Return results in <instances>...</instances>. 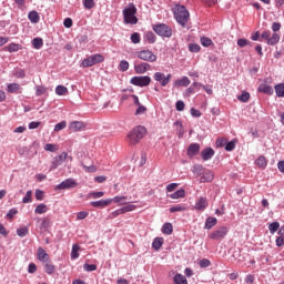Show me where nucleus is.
<instances>
[{"mask_svg": "<svg viewBox=\"0 0 284 284\" xmlns=\"http://www.w3.org/2000/svg\"><path fill=\"white\" fill-rule=\"evenodd\" d=\"M173 14L175 21L182 28H187V22L190 21V11L183 4H176L173 9Z\"/></svg>", "mask_w": 284, "mask_h": 284, "instance_id": "f257e3e1", "label": "nucleus"}, {"mask_svg": "<svg viewBox=\"0 0 284 284\" xmlns=\"http://www.w3.org/2000/svg\"><path fill=\"white\" fill-rule=\"evenodd\" d=\"M148 134V130L143 125L135 126L126 136V141L130 145H136Z\"/></svg>", "mask_w": 284, "mask_h": 284, "instance_id": "f03ea898", "label": "nucleus"}, {"mask_svg": "<svg viewBox=\"0 0 284 284\" xmlns=\"http://www.w3.org/2000/svg\"><path fill=\"white\" fill-rule=\"evenodd\" d=\"M124 22L131 26H136L139 23V18H136V6L134 3H129L126 8L122 11Z\"/></svg>", "mask_w": 284, "mask_h": 284, "instance_id": "7ed1b4c3", "label": "nucleus"}, {"mask_svg": "<svg viewBox=\"0 0 284 284\" xmlns=\"http://www.w3.org/2000/svg\"><path fill=\"white\" fill-rule=\"evenodd\" d=\"M153 32H155L158 37H162L164 39H170V37H172V28L168 27L165 23L154 24Z\"/></svg>", "mask_w": 284, "mask_h": 284, "instance_id": "20e7f679", "label": "nucleus"}, {"mask_svg": "<svg viewBox=\"0 0 284 284\" xmlns=\"http://www.w3.org/2000/svg\"><path fill=\"white\" fill-rule=\"evenodd\" d=\"M103 61H105V58H103L101 53H95L82 61V68H92V65H97V63H103Z\"/></svg>", "mask_w": 284, "mask_h": 284, "instance_id": "39448f33", "label": "nucleus"}, {"mask_svg": "<svg viewBox=\"0 0 284 284\" xmlns=\"http://www.w3.org/2000/svg\"><path fill=\"white\" fill-rule=\"evenodd\" d=\"M131 85H136L138 88H148L152 83V78L150 75H138L130 80Z\"/></svg>", "mask_w": 284, "mask_h": 284, "instance_id": "423d86ee", "label": "nucleus"}, {"mask_svg": "<svg viewBox=\"0 0 284 284\" xmlns=\"http://www.w3.org/2000/svg\"><path fill=\"white\" fill-rule=\"evenodd\" d=\"M153 79L154 81L160 83L162 88H165V85H168L170 81H172V75L170 73L165 75V73L163 72H155L153 74Z\"/></svg>", "mask_w": 284, "mask_h": 284, "instance_id": "0eeeda50", "label": "nucleus"}, {"mask_svg": "<svg viewBox=\"0 0 284 284\" xmlns=\"http://www.w3.org/2000/svg\"><path fill=\"white\" fill-rule=\"evenodd\" d=\"M74 187H79V183L74 179L69 178L58 184L55 190H74Z\"/></svg>", "mask_w": 284, "mask_h": 284, "instance_id": "6e6552de", "label": "nucleus"}, {"mask_svg": "<svg viewBox=\"0 0 284 284\" xmlns=\"http://www.w3.org/2000/svg\"><path fill=\"white\" fill-rule=\"evenodd\" d=\"M138 59L146 61V63H154L156 61V54L150 50H142L138 52Z\"/></svg>", "mask_w": 284, "mask_h": 284, "instance_id": "1a4fd4ad", "label": "nucleus"}, {"mask_svg": "<svg viewBox=\"0 0 284 284\" xmlns=\"http://www.w3.org/2000/svg\"><path fill=\"white\" fill-rule=\"evenodd\" d=\"M227 236V227L222 226L214 231L211 235L210 239H213V241H221V239H225Z\"/></svg>", "mask_w": 284, "mask_h": 284, "instance_id": "9d476101", "label": "nucleus"}, {"mask_svg": "<svg viewBox=\"0 0 284 284\" xmlns=\"http://www.w3.org/2000/svg\"><path fill=\"white\" fill-rule=\"evenodd\" d=\"M65 159H68V153L62 152L60 155L55 156L51 164V170H57L59 165H63L65 163Z\"/></svg>", "mask_w": 284, "mask_h": 284, "instance_id": "9b49d317", "label": "nucleus"}, {"mask_svg": "<svg viewBox=\"0 0 284 284\" xmlns=\"http://www.w3.org/2000/svg\"><path fill=\"white\" fill-rule=\"evenodd\" d=\"M134 70L136 74H145V72H150V70H152V65L148 62H142L140 64H134Z\"/></svg>", "mask_w": 284, "mask_h": 284, "instance_id": "f8f14e48", "label": "nucleus"}, {"mask_svg": "<svg viewBox=\"0 0 284 284\" xmlns=\"http://www.w3.org/2000/svg\"><path fill=\"white\" fill-rule=\"evenodd\" d=\"M110 203H112V199L92 201L91 206L99 207L100 210H103V207H108V205H110Z\"/></svg>", "mask_w": 284, "mask_h": 284, "instance_id": "ddd939ff", "label": "nucleus"}, {"mask_svg": "<svg viewBox=\"0 0 284 284\" xmlns=\"http://www.w3.org/2000/svg\"><path fill=\"white\" fill-rule=\"evenodd\" d=\"M257 91L262 94H268V97H272V94H274V89L267 83L260 84Z\"/></svg>", "mask_w": 284, "mask_h": 284, "instance_id": "4468645a", "label": "nucleus"}, {"mask_svg": "<svg viewBox=\"0 0 284 284\" xmlns=\"http://www.w3.org/2000/svg\"><path fill=\"white\" fill-rule=\"evenodd\" d=\"M201 152V145L199 143H192L187 148V156H196Z\"/></svg>", "mask_w": 284, "mask_h": 284, "instance_id": "2eb2a0df", "label": "nucleus"}, {"mask_svg": "<svg viewBox=\"0 0 284 284\" xmlns=\"http://www.w3.org/2000/svg\"><path fill=\"white\" fill-rule=\"evenodd\" d=\"M207 205V197H200L194 207L197 212H205Z\"/></svg>", "mask_w": 284, "mask_h": 284, "instance_id": "dca6fc26", "label": "nucleus"}, {"mask_svg": "<svg viewBox=\"0 0 284 284\" xmlns=\"http://www.w3.org/2000/svg\"><path fill=\"white\" fill-rule=\"evenodd\" d=\"M38 260L42 261V263H48L50 261V255H48L43 247L38 248Z\"/></svg>", "mask_w": 284, "mask_h": 284, "instance_id": "f3484780", "label": "nucleus"}, {"mask_svg": "<svg viewBox=\"0 0 284 284\" xmlns=\"http://www.w3.org/2000/svg\"><path fill=\"white\" fill-rule=\"evenodd\" d=\"M201 156L203 159V161H210V159H212V156H214V149L212 148H206L201 152Z\"/></svg>", "mask_w": 284, "mask_h": 284, "instance_id": "a211bd4d", "label": "nucleus"}, {"mask_svg": "<svg viewBox=\"0 0 284 284\" xmlns=\"http://www.w3.org/2000/svg\"><path fill=\"white\" fill-rule=\"evenodd\" d=\"M175 88H187L190 85V78L182 77L180 80L174 82Z\"/></svg>", "mask_w": 284, "mask_h": 284, "instance_id": "6ab92c4d", "label": "nucleus"}, {"mask_svg": "<svg viewBox=\"0 0 284 284\" xmlns=\"http://www.w3.org/2000/svg\"><path fill=\"white\" fill-rule=\"evenodd\" d=\"M69 129L72 132H80V130H83V122L81 121H73L69 124Z\"/></svg>", "mask_w": 284, "mask_h": 284, "instance_id": "aec40b11", "label": "nucleus"}, {"mask_svg": "<svg viewBox=\"0 0 284 284\" xmlns=\"http://www.w3.org/2000/svg\"><path fill=\"white\" fill-rule=\"evenodd\" d=\"M274 90L278 99H284V83L275 84Z\"/></svg>", "mask_w": 284, "mask_h": 284, "instance_id": "412c9836", "label": "nucleus"}, {"mask_svg": "<svg viewBox=\"0 0 284 284\" xmlns=\"http://www.w3.org/2000/svg\"><path fill=\"white\" fill-rule=\"evenodd\" d=\"M211 181H214V173L212 171H207L202 175L201 182L211 183Z\"/></svg>", "mask_w": 284, "mask_h": 284, "instance_id": "4be33fe9", "label": "nucleus"}, {"mask_svg": "<svg viewBox=\"0 0 284 284\" xmlns=\"http://www.w3.org/2000/svg\"><path fill=\"white\" fill-rule=\"evenodd\" d=\"M28 19L31 23H39L41 17H39V12L30 11L28 14Z\"/></svg>", "mask_w": 284, "mask_h": 284, "instance_id": "5701e85b", "label": "nucleus"}, {"mask_svg": "<svg viewBox=\"0 0 284 284\" xmlns=\"http://www.w3.org/2000/svg\"><path fill=\"white\" fill-rule=\"evenodd\" d=\"M216 223H219V220H216V217H207L204 227L205 230H212L214 225H216Z\"/></svg>", "mask_w": 284, "mask_h": 284, "instance_id": "b1692460", "label": "nucleus"}, {"mask_svg": "<svg viewBox=\"0 0 284 284\" xmlns=\"http://www.w3.org/2000/svg\"><path fill=\"white\" fill-rule=\"evenodd\" d=\"M163 241H164L163 237H155L152 242L153 250L159 252V250H161V247H163Z\"/></svg>", "mask_w": 284, "mask_h": 284, "instance_id": "393cba45", "label": "nucleus"}, {"mask_svg": "<svg viewBox=\"0 0 284 284\" xmlns=\"http://www.w3.org/2000/svg\"><path fill=\"white\" fill-rule=\"evenodd\" d=\"M170 199H185V190L184 189H180L178 191H175L174 193L169 195Z\"/></svg>", "mask_w": 284, "mask_h": 284, "instance_id": "a878e982", "label": "nucleus"}, {"mask_svg": "<svg viewBox=\"0 0 284 284\" xmlns=\"http://www.w3.org/2000/svg\"><path fill=\"white\" fill-rule=\"evenodd\" d=\"M173 230H174V226H172V223H170V222L164 223L162 226V232H163V234H166V236H170V234H172Z\"/></svg>", "mask_w": 284, "mask_h": 284, "instance_id": "bb28decb", "label": "nucleus"}, {"mask_svg": "<svg viewBox=\"0 0 284 284\" xmlns=\"http://www.w3.org/2000/svg\"><path fill=\"white\" fill-rule=\"evenodd\" d=\"M281 41V36L278 33H273L272 37L268 38V41L266 42L267 45H276Z\"/></svg>", "mask_w": 284, "mask_h": 284, "instance_id": "cd10ccee", "label": "nucleus"}, {"mask_svg": "<svg viewBox=\"0 0 284 284\" xmlns=\"http://www.w3.org/2000/svg\"><path fill=\"white\" fill-rule=\"evenodd\" d=\"M22 48L23 47H21V44L10 43L4 48V50H7L8 52H19V50H21Z\"/></svg>", "mask_w": 284, "mask_h": 284, "instance_id": "c85d7f7f", "label": "nucleus"}, {"mask_svg": "<svg viewBox=\"0 0 284 284\" xmlns=\"http://www.w3.org/2000/svg\"><path fill=\"white\" fill-rule=\"evenodd\" d=\"M32 47L34 48V50H41L43 48V39L34 38L32 40Z\"/></svg>", "mask_w": 284, "mask_h": 284, "instance_id": "c756f323", "label": "nucleus"}, {"mask_svg": "<svg viewBox=\"0 0 284 284\" xmlns=\"http://www.w3.org/2000/svg\"><path fill=\"white\" fill-rule=\"evenodd\" d=\"M173 281L175 284H187V278L180 273L175 274Z\"/></svg>", "mask_w": 284, "mask_h": 284, "instance_id": "7c9ffc66", "label": "nucleus"}, {"mask_svg": "<svg viewBox=\"0 0 284 284\" xmlns=\"http://www.w3.org/2000/svg\"><path fill=\"white\" fill-rule=\"evenodd\" d=\"M21 89V85H19V83H10L7 87V92H9L10 94H14V92H18V90Z\"/></svg>", "mask_w": 284, "mask_h": 284, "instance_id": "2f4dec72", "label": "nucleus"}, {"mask_svg": "<svg viewBox=\"0 0 284 284\" xmlns=\"http://www.w3.org/2000/svg\"><path fill=\"white\" fill-rule=\"evenodd\" d=\"M81 250V246L79 244H73L72 245V251H71V258L74 261L79 258V251Z\"/></svg>", "mask_w": 284, "mask_h": 284, "instance_id": "473e14b6", "label": "nucleus"}, {"mask_svg": "<svg viewBox=\"0 0 284 284\" xmlns=\"http://www.w3.org/2000/svg\"><path fill=\"white\" fill-rule=\"evenodd\" d=\"M200 43H201V45H203V48H210V45H213L214 42L212 41L211 38L202 37L200 39Z\"/></svg>", "mask_w": 284, "mask_h": 284, "instance_id": "72a5a7b5", "label": "nucleus"}, {"mask_svg": "<svg viewBox=\"0 0 284 284\" xmlns=\"http://www.w3.org/2000/svg\"><path fill=\"white\" fill-rule=\"evenodd\" d=\"M48 212V205L41 203L34 209L36 214H45Z\"/></svg>", "mask_w": 284, "mask_h": 284, "instance_id": "f704fd0d", "label": "nucleus"}, {"mask_svg": "<svg viewBox=\"0 0 284 284\" xmlns=\"http://www.w3.org/2000/svg\"><path fill=\"white\" fill-rule=\"evenodd\" d=\"M119 70L120 72H128V70H130V62L122 60L119 64Z\"/></svg>", "mask_w": 284, "mask_h": 284, "instance_id": "c9c22d12", "label": "nucleus"}, {"mask_svg": "<svg viewBox=\"0 0 284 284\" xmlns=\"http://www.w3.org/2000/svg\"><path fill=\"white\" fill-rule=\"evenodd\" d=\"M144 39H146L149 43H156V36L152 31L146 32Z\"/></svg>", "mask_w": 284, "mask_h": 284, "instance_id": "e433bc0d", "label": "nucleus"}, {"mask_svg": "<svg viewBox=\"0 0 284 284\" xmlns=\"http://www.w3.org/2000/svg\"><path fill=\"white\" fill-rule=\"evenodd\" d=\"M280 227H281V223H278V222H272L268 225V230H270L271 234H275V232H278Z\"/></svg>", "mask_w": 284, "mask_h": 284, "instance_id": "4c0bfd02", "label": "nucleus"}, {"mask_svg": "<svg viewBox=\"0 0 284 284\" xmlns=\"http://www.w3.org/2000/svg\"><path fill=\"white\" fill-rule=\"evenodd\" d=\"M13 77H16V79H26V70H23V69H16L13 71Z\"/></svg>", "mask_w": 284, "mask_h": 284, "instance_id": "58836bf2", "label": "nucleus"}, {"mask_svg": "<svg viewBox=\"0 0 284 284\" xmlns=\"http://www.w3.org/2000/svg\"><path fill=\"white\" fill-rule=\"evenodd\" d=\"M44 272L47 274H54V265H52V263L50 262H44Z\"/></svg>", "mask_w": 284, "mask_h": 284, "instance_id": "ea45409f", "label": "nucleus"}, {"mask_svg": "<svg viewBox=\"0 0 284 284\" xmlns=\"http://www.w3.org/2000/svg\"><path fill=\"white\" fill-rule=\"evenodd\" d=\"M55 94H58V97H63V94H68V89L63 85H58L55 88Z\"/></svg>", "mask_w": 284, "mask_h": 284, "instance_id": "a19ab883", "label": "nucleus"}, {"mask_svg": "<svg viewBox=\"0 0 284 284\" xmlns=\"http://www.w3.org/2000/svg\"><path fill=\"white\" fill-rule=\"evenodd\" d=\"M237 45H239V48H245V45H250L252 48L251 41L245 39V38L239 39L237 40Z\"/></svg>", "mask_w": 284, "mask_h": 284, "instance_id": "79ce46f5", "label": "nucleus"}, {"mask_svg": "<svg viewBox=\"0 0 284 284\" xmlns=\"http://www.w3.org/2000/svg\"><path fill=\"white\" fill-rule=\"evenodd\" d=\"M239 101H242V103H247L250 101V92L243 91L241 95L237 97Z\"/></svg>", "mask_w": 284, "mask_h": 284, "instance_id": "37998d69", "label": "nucleus"}, {"mask_svg": "<svg viewBox=\"0 0 284 284\" xmlns=\"http://www.w3.org/2000/svg\"><path fill=\"white\" fill-rule=\"evenodd\" d=\"M171 214H174V212H185V206L178 204L170 207Z\"/></svg>", "mask_w": 284, "mask_h": 284, "instance_id": "c03bdc74", "label": "nucleus"}, {"mask_svg": "<svg viewBox=\"0 0 284 284\" xmlns=\"http://www.w3.org/2000/svg\"><path fill=\"white\" fill-rule=\"evenodd\" d=\"M256 165H258V168H266L267 161L265 160V156L261 155L260 158H257Z\"/></svg>", "mask_w": 284, "mask_h": 284, "instance_id": "a18cd8bd", "label": "nucleus"}, {"mask_svg": "<svg viewBox=\"0 0 284 284\" xmlns=\"http://www.w3.org/2000/svg\"><path fill=\"white\" fill-rule=\"evenodd\" d=\"M18 236L23 239L24 236H28V226H23L17 230Z\"/></svg>", "mask_w": 284, "mask_h": 284, "instance_id": "49530a36", "label": "nucleus"}, {"mask_svg": "<svg viewBox=\"0 0 284 284\" xmlns=\"http://www.w3.org/2000/svg\"><path fill=\"white\" fill-rule=\"evenodd\" d=\"M68 122L61 121L60 123L55 124L54 132H61V130H65Z\"/></svg>", "mask_w": 284, "mask_h": 284, "instance_id": "de8ad7c7", "label": "nucleus"}, {"mask_svg": "<svg viewBox=\"0 0 284 284\" xmlns=\"http://www.w3.org/2000/svg\"><path fill=\"white\" fill-rule=\"evenodd\" d=\"M89 196L91 199H101V197L105 196V192H103V191L91 192V193H89Z\"/></svg>", "mask_w": 284, "mask_h": 284, "instance_id": "09e8293b", "label": "nucleus"}, {"mask_svg": "<svg viewBox=\"0 0 284 284\" xmlns=\"http://www.w3.org/2000/svg\"><path fill=\"white\" fill-rule=\"evenodd\" d=\"M83 270H84V272H95L97 265L95 264H88V263H85L83 265Z\"/></svg>", "mask_w": 284, "mask_h": 284, "instance_id": "8fccbe9b", "label": "nucleus"}, {"mask_svg": "<svg viewBox=\"0 0 284 284\" xmlns=\"http://www.w3.org/2000/svg\"><path fill=\"white\" fill-rule=\"evenodd\" d=\"M83 6L87 10H92V8H94L95 3H94V0H84Z\"/></svg>", "mask_w": 284, "mask_h": 284, "instance_id": "3c124183", "label": "nucleus"}, {"mask_svg": "<svg viewBox=\"0 0 284 284\" xmlns=\"http://www.w3.org/2000/svg\"><path fill=\"white\" fill-rule=\"evenodd\" d=\"M22 203H32V191H27L26 196L22 199Z\"/></svg>", "mask_w": 284, "mask_h": 284, "instance_id": "603ef678", "label": "nucleus"}, {"mask_svg": "<svg viewBox=\"0 0 284 284\" xmlns=\"http://www.w3.org/2000/svg\"><path fill=\"white\" fill-rule=\"evenodd\" d=\"M190 52H201V45L196 43L189 44Z\"/></svg>", "mask_w": 284, "mask_h": 284, "instance_id": "864d4df0", "label": "nucleus"}, {"mask_svg": "<svg viewBox=\"0 0 284 284\" xmlns=\"http://www.w3.org/2000/svg\"><path fill=\"white\" fill-rule=\"evenodd\" d=\"M131 41L132 43H141V34L134 32L131 34Z\"/></svg>", "mask_w": 284, "mask_h": 284, "instance_id": "5fc2aeb1", "label": "nucleus"}, {"mask_svg": "<svg viewBox=\"0 0 284 284\" xmlns=\"http://www.w3.org/2000/svg\"><path fill=\"white\" fill-rule=\"evenodd\" d=\"M90 213L87 211H81L77 214V221H83V219H88Z\"/></svg>", "mask_w": 284, "mask_h": 284, "instance_id": "6e6d98bb", "label": "nucleus"}, {"mask_svg": "<svg viewBox=\"0 0 284 284\" xmlns=\"http://www.w3.org/2000/svg\"><path fill=\"white\" fill-rule=\"evenodd\" d=\"M236 148V142L230 141L225 144L226 152H232Z\"/></svg>", "mask_w": 284, "mask_h": 284, "instance_id": "4d7b16f0", "label": "nucleus"}, {"mask_svg": "<svg viewBox=\"0 0 284 284\" xmlns=\"http://www.w3.org/2000/svg\"><path fill=\"white\" fill-rule=\"evenodd\" d=\"M148 112V108H145L144 105L140 104L138 105V109L135 110V116H139V114H143Z\"/></svg>", "mask_w": 284, "mask_h": 284, "instance_id": "13d9d810", "label": "nucleus"}, {"mask_svg": "<svg viewBox=\"0 0 284 284\" xmlns=\"http://www.w3.org/2000/svg\"><path fill=\"white\" fill-rule=\"evenodd\" d=\"M175 109L178 110V112H183V110H185V102L179 100L175 103Z\"/></svg>", "mask_w": 284, "mask_h": 284, "instance_id": "bf43d9fd", "label": "nucleus"}, {"mask_svg": "<svg viewBox=\"0 0 284 284\" xmlns=\"http://www.w3.org/2000/svg\"><path fill=\"white\" fill-rule=\"evenodd\" d=\"M41 94H45V88L42 85L36 87V97H41Z\"/></svg>", "mask_w": 284, "mask_h": 284, "instance_id": "052dcab7", "label": "nucleus"}, {"mask_svg": "<svg viewBox=\"0 0 284 284\" xmlns=\"http://www.w3.org/2000/svg\"><path fill=\"white\" fill-rule=\"evenodd\" d=\"M19 214V211L17 209H10L7 213V219H14Z\"/></svg>", "mask_w": 284, "mask_h": 284, "instance_id": "680f3d73", "label": "nucleus"}, {"mask_svg": "<svg viewBox=\"0 0 284 284\" xmlns=\"http://www.w3.org/2000/svg\"><path fill=\"white\" fill-rule=\"evenodd\" d=\"M41 230H48L50 227V219H43L40 224Z\"/></svg>", "mask_w": 284, "mask_h": 284, "instance_id": "e2e57ef3", "label": "nucleus"}, {"mask_svg": "<svg viewBox=\"0 0 284 284\" xmlns=\"http://www.w3.org/2000/svg\"><path fill=\"white\" fill-rule=\"evenodd\" d=\"M44 150L45 152H57V145L48 143L44 145Z\"/></svg>", "mask_w": 284, "mask_h": 284, "instance_id": "0e129e2a", "label": "nucleus"}, {"mask_svg": "<svg viewBox=\"0 0 284 284\" xmlns=\"http://www.w3.org/2000/svg\"><path fill=\"white\" fill-rule=\"evenodd\" d=\"M36 199H37V201H43V199H44V193H43V191H41V190H36Z\"/></svg>", "mask_w": 284, "mask_h": 284, "instance_id": "69168bd1", "label": "nucleus"}, {"mask_svg": "<svg viewBox=\"0 0 284 284\" xmlns=\"http://www.w3.org/2000/svg\"><path fill=\"white\" fill-rule=\"evenodd\" d=\"M275 243H276V246H277V247H283V245H284V235H280V236L276 239Z\"/></svg>", "mask_w": 284, "mask_h": 284, "instance_id": "338daca9", "label": "nucleus"}, {"mask_svg": "<svg viewBox=\"0 0 284 284\" xmlns=\"http://www.w3.org/2000/svg\"><path fill=\"white\" fill-rule=\"evenodd\" d=\"M211 262L207 258H203L200 261V267H210Z\"/></svg>", "mask_w": 284, "mask_h": 284, "instance_id": "774afa93", "label": "nucleus"}]
</instances>
